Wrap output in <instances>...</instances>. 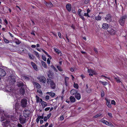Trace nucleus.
<instances>
[{"label": "nucleus", "instance_id": "nucleus-1", "mask_svg": "<svg viewBox=\"0 0 127 127\" xmlns=\"http://www.w3.org/2000/svg\"><path fill=\"white\" fill-rule=\"evenodd\" d=\"M15 76L14 75V74H11L10 75L9 77V85H13L16 82Z\"/></svg>", "mask_w": 127, "mask_h": 127}, {"label": "nucleus", "instance_id": "nucleus-2", "mask_svg": "<svg viewBox=\"0 0 127 127\" xmlns=\"http://www.w3.org/2000/svg\"><path fill=\"white\" fill-rule=\"evenodd\" d=\"M127 17L126 15H124L120 17L118 21L120 25L122 26H124L125 23V20Z\"/></svg>", "mask_w": 127, "mask_h": 127}, {"label": "nucleus", "instance_id": "nucleus-3", "mask_svg": "<svg viewBox=\"0 0 127 127\" xmlns=\"http://www.w3.org/2000/svg\"><path fill=\"white\" fill-rule=\"evenodd\" d=\"M47 83L48 84H50L51 89H55L56 88L55 84L53 80L49 78L47 79Z\"/></svg>", "mask_w": 127, "mask_h": 127}, {"label": "nucleus", "instance_id": "nucleus-4", "mask_svg": "<svg viewBox=\"0 0 127 127\" xmlns=\"http://www.w3.org/2000/svg\"><path fill=\"white\" fill-rule=\"evenodd\" d=\"M11 121H10L9 120H7L3 122L2 123V125L3 127H8V126H10L11 124Z\"/></svg>", "mask_w": 127, "mask_h": 127}, {"label": "nucleus", "instance_id": "nucleus-5", "mask_svg": "<svg viewBox=\"0 0 127 127\" xmlns=\"http://www.w3.org/2000/svg\"><path fill=\"white\" fill-rule=\"evenodd\" d=\"M11 121H10L9 120H7L3 122L2 123V125L3 127H8V126H10L11 124Z\"/></svg>", "mask_w": 127, "mask_h": 127}, {"label": "nucleus", "instance_id": "nucleus-6", "mask_svg": "<svg viewBox=\"0 0 127 127\" xmlns=\"http://www.w3.org/2000/svg\"><path fill=\"white\" fill-rule=\"evenodd\" d=\"M30 113L31 112L29 110L25 109L23 111V116L25 118H27L29 117V115Z\"/></svg>", "mask_w": 127, "mask_h": 127}, {"label": "nucleus", "instance_id": "nucleus-7", "mask_svg": "<svg viewBox=\"0 0 127 127\" xmlns=\"http://www.w3.org/2000/svg\"><path fill=\"white\" fill-rule=\"evenodd\" d=\"M37 79L40 81L44 83H45L46 82V79L43 76H40L37 77Z\"/></svg>", "mask_w": 127, "mask_h": 127}, {"label": "nucleus", "instance_id": "nucleus-8", "mask_svg": "<svg viewBox=\"0 0 127 127\" xmlns=\"http://www.w3.org/2000/svg\"><path fill=\"white\" fill-rule=\"evenodd\" d=\"M21 105L23 107H25L27 105V100L26 99H23L21 101Z\"/></svg>", "mask_w": 127, "mask_h": 127}, {"label": "nucleus", "instance_id": "nucleus-9", "mask_svg": "<svg viewBox=\"0 0 127 127\" xmlns=\"http://www.w3.org/2000/svg\"><path fill=\"white\" fill-rule=\"evenodd\" d=\"M108 31L110 34L112 35L115 34L117 32L116 30H114L111 28H109Z\"/></svg>", "mask_w": 127, "mask_h": 127}, {"label": "nucleus", "instance_id": "nucleus-10", "mask_svg": "<svg viewBox=\"0 0 127 127\" xmlns=\"http://www.w3.org/2000/svg\"><path fill=\"white\" fill-rule=\"evenodd\" d=\"M5 90L8 93H12L13 91L12 87L8 86H7L6 87Z\"/></svg>", "mask_w": 127, "mask_h": 127}, {"label": "nucleus", "instance_id": "nucleus-11", "mask_svg": "<svg viewBox=\"0 0 127 127\" xmlns=\"http://www.w3.org/2000/svg\"><path fill=\"white\" fill-rule=\"evenodd\" d=\"M105 19L107 21H111L112 20V16L111 14H107L105 18Z\"/></svg>", "mask_w": 127, "mask_h": 127}, {"label": "nucleus", "instance_id": "nucleus-12", "mask_svg": "<svg viewBox=\"0 0 127 127\" xmlns=\"http://www.w3.org/2000/svg\"><path fill=\"white\" fill-rule=\"evenodd\" d=\"M16 85L18 86L19 87L22 88H25L26 86L24 85V83L21 81L18 82H17Z\"/></svg>", "mask_w": 127, "mask_h": 127}, {"label": "nucleus", "instance_id": "nucleus-13", "mask_svg": "<svg viewBox=\"0 0 127 127\" xmlns=\"http://www.w3.org/2000/svg\"><path fill=\"white\" fill-rule=\"evenodd\" d=\"M6 75V73L5 70L0 68V76L1 77H3Z\"/></svg>", "mask_w": 127, "mask_h": 127}, {"label": "nucleus", "instance_id": "nucleus-14", "mask_svg": "<svg viewBox=\"0 0 127 127\" xmlns=\"http://www.w3.org/2000/svg\"><path fill=\"white\" fill-rule=\"evenodd\" d=\"M49 74L48 75V77L50 78L53 79V78L54 73L52 72V71L49 70L48 72Z\"/></svg>", "mask_w": 127, "mask_h": 127}, {"label": "nucleus", "instance_id": "nucleus-15", "mask_svg": "<svg viewBox=\"0 0 127 127\" xmlns=\"http://www.w3.org/2000/svg\"><path fill=\"white\" fill-rule=\"evenodd\" d=\"M32 83L34 86H35L36 88L39 89L41 88L40 85L37 82L34 81Z\"/></svg>", "mask_w": 127, "mask_h": 127}, {"label": "nucleus", "instance_id": "nucleus-16", "mask_svg": "<svg viewBox=\"0 0 127 127\" xmlns=\"http://www.w3.org/2000/svg\"><path fill=\"white\" fill-rule=\"evenodd\" d=\"M4 112V111L3 110L0 109V114L1 115L2 114V115L3 116L1 117V119H0L1 121H4L5 119V118L3 116V114Z\"/></svg>", "mask_w": 127, "mask_h": 127}, {"label": "nucleus", "instance_id": "nucleus-17", "mask_svg": "<svg viewBox=\"0 0 127 127\" xmlns=\"http://www.w3.org/2000/svg\"><path fill=\"white\" fill-rule=\"evenodd\" d=\"M26 119V118H23L22 116L20 117L19 120L21 124H24L25 123Z\"/></svg>", "mask_w": 127, "mask_h": 127}, {"label": "nucleus", "instance_id": "nucleus-18", "mask_svg": "<svg viewBox=\"0 0 127 127\" xmlns=\"http://www.w3.org/2000/svg\"><path fill=\"white\" fill-rule=\"evenodd\" d=\"M67 10L69 12L71 11V5L70 3L67 4L66 6Z\"/></svg>", "mask_w": 127, "mask_h": 127}, {"label": "nucleus", "instance_id": "nucleus-19", "mask_svg": "<svg viewBox=\"0 0 127 127\" xmlns=\"http://www.w3.org/2000/svg\"><path fill=\"white\" fill-rule=\"evenodd\" d=\"M77 91L75 89H73L71 90L70 92V94L72 95H76L77 93Z\"/></svg>", "mask_w": 127, "mask_h": 127}, {"label": "nucleus", "instance_id": "nucleus-20", "mask_svg": "<svg viewBox=\"0 0 127 127\" xmlns=\"http://www.w3.org/2000/svg\"><path fill=\"white\" fill-rule=\"evenodd\" d=\"M105 99L106 101V104L107 106L109 108H111V105L110 103V100L106 99V98Z\"/></svg>", "mask_w": 127, "mask_h": 127}, {"label": "nucleus", "instance_id": "nucleus-21", "mask_svg": "<svg viewBox=\"0 0 127 127\" xmlns=\"http://www.w3.org/2000/svg\"><path fill=\"white\" fill-rule=\"evenodd\" d=\"M109 27V25L106 23H103L102 26V28L105 30H106Z\"/></svg>", "mask_w": 127, "mask_h": 127}, {"label": "nucleus", "instance_id": "nucleus-22", "mask_svg": "<svg viewBox=\"0 0 127 127\" xmlns=\"http://www.w3.org/2000/svg\"><path fill=\"white\" fill-rule=\"evenodd\" d=\"M75 96L76 98L78 100L80 99L81 98V96L80 94L78 93H77L75 95Z\"/></svg>", "mask_w": 127, "mask_h": 127}, {"label": "nucleus", "instance_id": "nucleus-23", "mask_svg": "<svg viewBox=\"0 0 127 127\" xmlns=\"http://www.w3.org/2000/svg\"><path fill=\"white\" fill-rule=\"evenodd\" d=\"M31 64L35 70H36L37 69L36 65L35 63L32 62H31Z\"/></svg>", "mask_w": 127, "mask_h": 127}, {"label": "nucleus", "instance_id": "nucleus-24", "mask_svg": "<svg viewBox=\"0 0 127 127\" xmlns=\"http://www.w3.org/2000/svg\"><path fill=\"white\" fill-rule=\"evenodd\" d=\"M70 99L71 102H74L75 101V98L73 96H71L70 97Z\"/></svg>", "mask_w": 127, "mask_h": 127}, {"label": "nucleus", "instance_id": "nucleus-25", "mask_svg": "<svg viewBox=\"0 0 127 127\" xmlns=\"http://www.w3.org/2000/svg\"><path fill=\"white\" fill-rule=\"evenodd\" d=\"M24 87L22 88L20 90V93L23 95L25 93V91Z\"/></svg>", "mask_w": 127, "mask_h": 127}, {"label": "nucleus", "instance_id": "nucleus-26", "mask_svg": "<svg viewBox=\"0 0 127 127\" xmlns=\"http://www.w3.org/2000/svg\"><path fill=\"white\" fill-rule=\"evenodd\" d=\"M41 104L43 106V108H45L46 106H47V103L44 101H43L42 102Z\"/></svg>", "mask_w": 127, "mask_h": 127}, {"label": "nucleus", "instance_id": "nucleus-27", "mask_svg": "<svg viewBox=\"0 0 127 127\" xmlns=\"http://www.w3.org/2000/svg\"><path fill=\"white\" fill-rule=\"evenodd\" d=\"M46 5L47 6L49 7H51L53 6V5L52 3L50 2H46Z\"/></svg>", "mask_w": 127, "mask_h": 127}, {"label": "nucleus", "instance_id": "nucleus-28", "mask_svg": "<svg viewBox=\"0 0 127 127\" xmlns=\"http://www.w3.org/2000/svg\"><path fill=\"white\" fill-rule=\"evenodd\" d=\"M95 20L98 21L100 20L101 19V18L100 16L98 15L97 16H96L95 17Z\"/></svg>", "mask_w": 127, "mask_h": 127}, {"label": "nucleus", "instance_id": "nucleus-29", "mask_svg": "<svg viewBox=\"0 0 127 127\" xmlns=\"http://www.w3.org/2000/svg\"><path fill=\"white\" fill-rule=\"evenodd\" d=\"M55 51L58 54H59V53H61V52L59 49L57 48H54Z\"/></svg>", "mask_w": 127, "mask_h": 127}, {"label": "nucleus", "instance_id": "nucleus-30", "mask_svg": "<svg viewBox=\"0 0 127 127\" xmlns=\"http://www.w3.org/2000/svg\"><path fill=\"white\" fill-rule=\"evenodd\" d=\"M15 108L16 110H18L19 109L20 107V105L18 103H16L15 105Z\"/></svg>", "mask_w": 127, "mask_h": 127}, {"label": "nucleus", "instance_id": "nucleus-31", "mask_svg": "<svg viewBox=\"0 0 127 127\" xmlns=\"http://www.w3.org/2000/svg\"><path fill=\"white\" fill-rule=\"evenodd\" d=\"M3 39L5 43H8L9 42H11L12 41L10 40L9 41L4 37L3 38Z\"/></svg>", "mask_w": 127, "mask_h": 127}, {"label": "nucleus", "instance_id": "nucleus-32", "mask_svg": "<svg viewBox=\"0 0 127 127\" xmlns=\"http://www.w3.org/2000/svg\"><path fill=\"white\" fill-rule=\"evenodd\" d=\"M28 56L30 59L32 60L34 59V56L31 54L30 53H28Z\"/></svg>", "mask_w": 127, "mask_h": 127}, {"label": "nucleus", "instance_id": "nucleus-33", "mask_svg": "<svg viewBox=\"0 0 127 127\" xmlns=\"http://www.w3.org/2000/svg\"><path fill=\"white\" fill-rule=\"evenodd\" d=\"M41 63L42 64V65L43 66L44 68H47V66L46 64L45 63L42 61H41Z\"/></svg>", "mask_w": 127, "mask_h": 127}, {"label": "nucleus", "instance_id": "nucleus-34", "mask_svg": "<svg viewBox=\"0 0 127 127\" xmlns=\"http://www.w3.org/2000/svg\"><path fill=\"white\" fill-rule=\"evenodd\" d=\"M114 78L117 82L118 83H120L121 82L119 78L118 77H115Z\"/></svg>", "mask_w": 127, "mask_h": 127}, {"label": "nucleus", "instance_id": "nucleus-35", "mask_svg": "<svg viewBox=\"0 0 127 127\" xmlns=\"http://www.w3.org/2000/svg\"><path fill=\"white\" fill-rule=\"evenodd\" d=\"M99 82L101 84H102L103 85L105 86L107 85L108 84V83L107 82H104L103 81H99Z\"/></svg>", "mask_w": 127, "mask_h": 127}, {"label": "nucleus", "instance_id": "nucleus-36", "mask_svg": "<svg viewBox=\"0 0 127 127\" xmlns=\"http://www.w3.org/2000/svg\"><path fill=\"white\" fill-rule=\"evenodd\" d=\"M15 43L17 44H19L21 43V42L18 39H15Z\"/></svg>", "mask_w": 127, "mask_h": 127}, {"label": "nucleus", "instance_id": "nucleus-37", "mask_svg": "<svg viewBox=\"0 0 127 127\" xmlns=\"http://www.w3.org/2000/svg\"><path fill=\"white\" fill-rule=\"evenodd\" d=\"M87 92L88 93H91L92 91L91 89L90 88H88L87 89H86V90Z\"/></svg>", "mask_w": 127, "mask_h": 127}, {"label": "nucleus", "instance_id": "nucleus-38", "mask_svg": "<svg viewBox=\"0 0 127 127\" xmlns=\"http://www.w3.org/2000/svg\"><path fill=\"white\" fill-rule=\"evenodd\" d=\"M33 52L35 54L36 56L38 58H39V56L38 53L35 51H34Z\"/></svg>", "mask_w": 127, "mask_h": 127}, {"label": "nucleus", "instance_id": "nucleus-39", "mask_svg": "<svg viewBox=\"0 0 127 127\" xmlns=\"http://www.w3.org/2000/svg\"><path fill=\"white\" fill-rule=\"evenodd\" d=\"M106 124L108 126H113V125L111 123H110L107 121Z\"/></svg>", "mask_w": 127, "mask_h": 127}, {"label": "nucleus", "instance_id": "nucleus-40", "mask_svg": "<svg viewBox=\"0 0 127 127\" xmlns=\"http://www.w3.org/2000/svg\"><path fill=\"white\" fill-rule=\"evenodd\" d=\"M36 99V102L37 103L39 102H40V99L39 97L37 95H36L35 96Z\"/></svg>", "mask_w": 127, "mask_h": 127}, {"label": "nucleus", "instance_id": "nucleus-41", "mask_svg": "<svg viewBox=\"0 0 127 127\" xmlns=\"http://www.w3.org/2000/svg\"><path fill=\"white\" fill-rule=\"evenodd\" d=\"M79 16L81 18L82 20L83 21H85V19L84 17V16L83 15H82L81 14L80 15H79Z\"/></svg>", "mask_w": 127, "mask_h": 127}, {"label": "nucleus", "instance_id": "nucleus-42", "mask_svg": "<svg viewBox=\"0 0 127 127\" xmlns=\"http://www.w3.org/2000/svg\"><path fill=\"white\" fill-rule=\"evenodd\" d=\"M102 115L101 114H98L96 115H95L93 117V118H96L98 117H100Z\"/></svg>", "mask_w": 127, "mask_h": 127}, {"label": "nucleus", "instance_id": "nucleus-43", "mask_svg": "<svg viewBox=\"0 0 127 127\" xmlns=\"http://www.w3.org/2000/svg\"><path fill=\"white\" fill-rule=\"evenodd\" d=\"M74 87L75 88L77 89L78 88V85L77 84L74 83Z\"/></svg>", "mask_w": 127, "mask_h": 127}, {"label": "nucleus", "instance_id": "nucleus-44", "mask_svg": "<svg viewBox=\"0 0 127 127\" xmlns=\"http://www.w3.org/2000/svg\"><path fill=\"white\" fill-rule=\"evenodd\" d=\"M57 67L59 71H63V70L61 68L60 66H57Z\"/></svg>", "mask_w": 127, "mask_h": 127}, {"label": "nucleus", "instance_id": "nucleus-45", "mask_svg": "<svg viewBox=\"0 0 127 127\" xmlns=\"http://www.w3.org/2000/svg\"><path fill=\"white\" fill-rule=\"evenodd\" d=\"M49 95L52 97H53L55 95V94L54 93H49Z\"/></svg>", "mask_w": 127, "mask_h": 127}, {"label": "nucleus", "instance_id": "nucleus-46", "mask_svg": "<svg viewBox=\"0 0 127 127\" xmlns=\"http://www.w3.org/2000/svg\"><path fill=\"white\" fill-rule=\"evenodd\" d=\"M51 67L52 68H53V69L56 71L57 72V70L56 69L55 67L53 65H51Z\"/></svg>", "mask_w": 127, "mask_h": 127}, {"label": "nucleus", "instance_id": "nucleus-47", "mask_svg": "<svg viewBox=\"0 0 127 127\" xmlns=\"http://www.w3.org/2000/svg\"><path fill=\"white\" fill-rule=\"evenodd\" d=\"M82 10L81 9H79L78 10V14L79 15H80L81 14V12Z\"/></svg>", "mask_w": 127, "mask_h": 127}, {"label": "nucleus", "instance_id": "nucleus-48", "mask_svg": "<svg viewBox=\"0 0 127 127\" xmlns=\"http://www.w3.org/2000/svg\"><path fill=\"white\" fill-rule=\"evenodd\" d=\"M111 104H112L115 105L116 104V102L114 100H112L111 101Z\"/></svg>", "mask_w": 127, "mask_h": 127}, {"label": "nucleus", "instance_id": "nucleus-49", "mask_svg": "<svg viewBox=\"0 0 127 127\" xmlns=\"http://www.w3.org/2000/svg\"><path fill=\"white\" fill-rule=\"evenodd\" d=\"M84 16H87L88 17H90V16L89 15V14L87 13H85Z\"/></svg>", "mask_w": 127, "mask_h": 127}, {"label": "nucleus", "instance_id": "nucleus-50", "mask_svg": "<svg viewBox=\"0 0 127 127\" xmlns=\"http://www.w3.org/2000/svg\"><path fill=\"white\" fill-rule=\"evenodd\" d=\"M42 58L43 60L44 61H46V58L45 56L42 55Z\"/></svg>", "mask_w": 127, "mask_h": 127}, {"label": "nucleus", "instance_id": "nucleus-51", "mask_svg": "<svg viewBox=\"0 0 127 127\" xmlns=\"http://www.w3.org/2000/svg\"><path fill=\"white\" fill-rule=\"evenodd\" d=\"M94 50L96 53L97 54L98 53V51L97 48H94Z\"/></svg>", "mask_w": 127, "mask_h": 127}, {"label": "nucleus", "instance_id": "nucleus-52", "mask_svg": "<svg viewBox=\"0 0 127 127\" xmlns=\"http://www.w3.org/2000/svg\"><path fill=\"white\" fill-rule=\"evenodd\" d=\"M38 117H39L40 119H43L44 118V116H43V114H42V116H38Z\"/></svg>", "mask_w": 127, "mask_h": 127}, {"label": "nucleus", "instance_id": "nucleus-53", "mask_svg": "<svg viewBox=\"0 0 127 127\" xmlns=\"http://www.w3.org/2000/svg\"><path fill=\"white\" fill-rule=\"evenodd\" d=\"M88 72L89 73H93L94 71L92 70H89L88 69Z\"/></svg>", "mask_w": 127, "mask_h": 127}, {"label": "nucleus", "instance_id": "nucleus-54", "mask_svg": "<svg viewBox=\"0 0 127 127\" xmlns=\"http://www.w3.org/2000/svg\"><path fill=\"white\" fill-rule=\"evenodd\" d=\"M51 113H49L47 115V117L48 119L51 117Z\"/></svg>", "mask_w": 127, "mask_h": 127}, {"label": "nucleus", "instance_id": "nucleus-55", "mask_svg": "<svg viewBox=\"0 0 127 127\" xmlns=\"http://www.w3.org/2000/svg\"><path fill=\"white\" fill-rule=\"evenodd\" d=\"M101 76V77H104L105 78L108 79L109 80H110V78L108 77H106V76H105L103 75H102Z\"/></svg>", "mask_w": 127, "mask_h": 127}, {"label": "nucleus", "instance_id": "nucleus-56", "mask_svg": "<svg viewBox=\"0 0 127 127\" xmlns=\"http://www.w3.org/2000/svg\"><path fill=\"white\" fill-rule=\"evenodd\" d=\"M108 115L110 117H112V114L111 113H108Z\"/></svg>", "mask_w": 127, "mask_h": 127}, {"label": "nucleus", "instance_id": "nucleus-57", "mask_svg": "<svg viewBox=\"0 0 127 127\" xmlns=\"http://www.w3.org/2000/svg\"><path fill=\"white\" fill-rule=\"evenodd\" d=\"M50 61L49 58H48L47 60V63L48 64H50Z\"/></svg>", "mask_w": 127, "mask_h": 127}, {"label": "nucleus", "instance_id": "nucleus-58", "mask_svg": "<svg viewBox=\"0 0 127 127\" xmlns=\"http://www.w3.org/2000/svg\"><path fill=\"white\" fill-rule=\"evenodd\" d=\"M42 50L43 52L46 55H48V53L47 52H46V51H45L44 50L42 49Z\"/></svg>", "mask_w": 127, "mask_h": 127}, {"label": "nucleus", "instance_id": "nucleus-59", "mask_svg": "<svg viewBox=\"0 0 127 127\" xmlns=\"http://www.w3.org/2000/svg\"><path fill=\"white\" fill-rule=\"evenodd\" d=\"M37 92L39 93L40 94H42V91L41 90H38L37 91Z\"/></svg>", "mask_w": 127, "mask_h": 127}, {"label": "nucleus", "instance_id": "nucleus-60", "mask_svg": "<svg viewBox=\"0 0 127 127\" xmlns=\"http://www.w3.org/2000/svg\"><path fill=\"white\" fill-rule=\"evenodd\" d=\"M40 119L39 117H38L37 118V119L36 120V122L37 123H38Z\"/></svg>", "mask_w": 127, "mask_h": 127}, {"label": "nucleus", "instance_id": "nucleus-61", "mask_svg": "<svg viewBox=\"0 0 127 127\" xmlns=\"http://www.w3.org/2000/svg\"><path fill=\"white\" fill-rule=\"evenodd\" d=\"M45 98L47 100H48L49 99V97L48 95H46L45 96Z\"/></svg>", "mask_w": 127, "mask_h": 127}, {"label": "nucleus", "instance_id": "nucleus-62", "mask_svg": "<svg viewBox=\"0 0 127 127\" xmlns=\"http://www.w3.org/2000/svg\"><path fill=\"white\" fill-rule=\"evenodd\" d=\"M50 109V107H47L45 109V110L46 111H47L48 110Z\"/></svg>", "mask_w": 127, "mask_h": 127}, {"label": "nucleus", "instance_id": "nucleus-63", "mask_svg": "<svg viewBox=\"0 0 127 127\" xmlns=\"http://www.w3.org/2000/svg\"><path fill=\"white\" fill-rule=\"evenodd\" d=\"M104 92H103V93H101V96L102 97H103L104 96Z\"/></svg>", "mask_w": 127, "mask_h": 127}, {"label": "nucleus", "instance_id": "nucleus-64", "mask_svg": "<svg viewBox=\"0 0 127 127\" xmlns=\"http://www.w3.org/2000/svg\"><path fill=\"white\" fill-rule=\"evenodd\" d=\"M64 119V117L63 116H61L60 118V119L61 120H62Z\"/></svg>", "mask_w": 127, "mask_h": 127}]
</instances>
